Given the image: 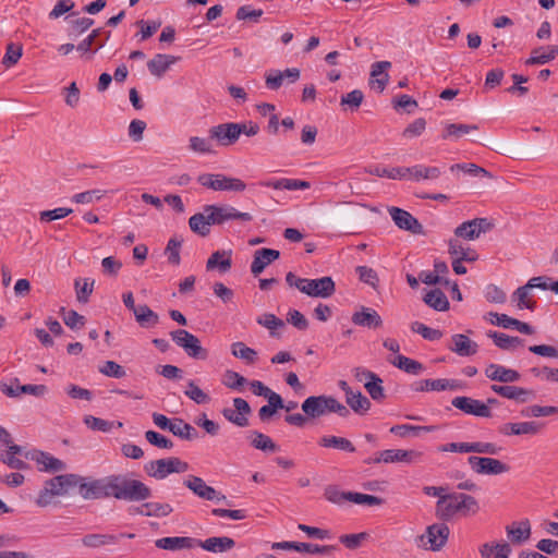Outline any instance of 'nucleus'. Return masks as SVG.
<instances>
[{"label": "nucleus", "mask_w": 558, "mask_h": 558, "mask_svg": "<svg viewBox=\"0 0 558 558\" xmlns=\"http://www.w3.org/2000/svg\"><path fill=\"white\" fill-rule=\"evenodd\" d=\"M78 495L85 500L116 498L130 502L144 501L151 497V489L142 481L124 474H113L101 478L77 474Z\"/></svg>", "instance_id": "f257e3e1"}, {"label": "nucleus", "mask_w": 558, "mask_h": 558, "mask_svg": "<svg viewBox=\"0 0 558 558\" xmlns=\"http://www.w3.org/2000/svg\"><path fill=\"white\" fill-rule=\"evenodd\" d=\"M230 220L251 222L253 216L231 205H205L203 213L190 217L189 226L194 233L207 236L210 233V226H221Z\"/></svg>", "instance_id": "f03ea898"}, {"label": "nucleus", "mask_w": 558, "mask_h": 558, "mask_svg": "<svg viewBox=\"0 0 558 558\" xmlns=\"http://www.w3.org/2000/svg\"><path fill=\"white\" fill-rule=\"evenodd\" d=\"M480 511L478 501L464 493H452L440 496L436 502V515L442 521H449L454 515H474Z\"/></svg>", "instance_id": "7ed1b4c3"}, {"label": "nucleus", "mask_w": 558, "mask_h": 558, "mask_svg": "<svg viewBox=\"0 0 558 558\" xmlns=\"http://www.w3.org/2000/svg\"><path fill=\"white\" fill-rule=\"evenodd\" d=\"M302 411L310 418H317L329 413H337L341 417H347L350 414L349 409L340 403L332 396H311L306 398L302 405Z\"/></svg>", "instance_id": "20e7f679"}, {"label": "nucleus", "mask_w": 558, "mask_h": 558, "mask_svg": "<svg viewBox=\"0 0 558 558\" xmlns=\"http://www.w3.org/2000/svg\"><path fill=\"white\" fill-rule=\"evenodd\" d=\"M75 480H77V474L74 473L61 474L47 480L38 494L36 505L44 508L51 504L53 497L68 495L70 489L76 487Z\"/></svg>", "instance_id": "39448f33"}, {"label": "nucleus", "mask_w": 558, "mask_h": 558, "mask_svg": "<svg viewBox=\"0 0 558 558\" xmlns=\"http://www.w3.org/2000/svg\"><path fill=\"white\" fill-rule=\"evenodd\" d=\"M189 463L178 457L151 460L144 464L146 474L155 480H163L172 473H184Z\"/></svg>", "instance_id": "423d86ee"}, {"label": "nucleus", "mask_w": 558, "mask_h": 558, "mask_svg": "<svg viewBox=\"0 0 558 558\" xmlns=\"http://www.w3.org/2000/svg\"><path fill=\"white\" fill-rule=\"evenodd\" d=\"M197 182L214 191L243 192L246 184L239 178L227 177L222 173H202Z\"/></svg>", "instance_id": "0eeeda50"}, {"label": "nucleus", "mask_w": 558, "mask_h": 558, "mask_svg": "<svg viewBox=\"0 0 558 558\" xmlns=\"http://www.w3.org/2000/svg\"><path fill=\"white\" fill-rule=\"evenodd\" d=\"M172 341L192 359L206 360L208 351L201 345L199 339L185 329H177L170 332Z\"/></svg>", "instance_id": "6e6552de"}, {"label": "nucleus", "mask_w": 558, "mask_h": 558, "mask_svg": "<svg viewBox=\"0 0 558 558\" xmlns=\"http://www.w3.org/2000/svg\"><path fill=\"white\" fill-rule=\"evenodd\" d=\"M184 486L193 492L198 498L209 501L225 502L230 505V501L227 499L226 495L216 490L213 486L206 484V482L196 475H189L184 482Z\"/></svg>", "instance_id": "1a4fd4ad"}, {"label": "nucleus", "mask_w": 558, "mask_h": 558, "mask_svg": "<svg viewBox=\"0 0 558 558\" xmlns=\"http://www.w3.org/2000/svg\"><path fill=\"white\" fill-rule=\"evenodd\" d=\"M468 463L474 473L482 475H499L510 470L505 462L488 457L470 456Z\"/></svg>", "instance_id": "9d476101"}, {"label": "nucleus", "mask_w": 558, "mask_h": 558, "mask_svg": "<svg viewBox=\"0 0 558 558\" xmlns=\"http://www.w3.org/2000/svg\"><path fill=\"white\" fill-rule=\"evenodd\" d=\"M494 228V223L487 218H474L459 225L454 229L456 238L464 240H476L482 233H486Z\"/></svg>", "instance_id": "9b49d317"}, {"label": "nucleus", "mask_w": 558, "mask_h": 558, "mask_svg": "<svg viewBox=\"0 0 558 558\" xmlns=\"http://www.w3.org/2000/svg\"><path fill=\"white\" fill-rule=\"evenodd\" d=\"M300 283H304V286H302V293L311 298L328 299L333 295L336 291L335 281L329 276H325L318 279L305 278V281H300Z\"/></svg>", "instance_id": "f8f14e48"}, {"label": "nucleus", "mask_w": 558, "mask_h": 558, "mask_svg": "<svg viewBox=\"0 0 558 558\" xmlns=\"http://www.w3.org/2000/svg\"><path fill=\"white\" fill-rule=\"evenodd\" d=\"M241 126L236 122L221 123L211 126L208 131L209 138L215 140L220 146H231L240 137Z\"/></svg>", "instance_id": "ddd939ff"}, {"label": "nucleus", "mask_w": 558, "mask_h": 558, "mask_svg": "<svg viewBox=\"0 0 558 558\" xmlns=\"http://www.w3.org/2000/svg\"><path fill=\"white\" fill-rule=\"evenodd\" d=\"M252 409L248 402L242 398L233 399V408H225L221 411L223 417L234 424L238 427H246L248 426V415L251 414Z\"/></svg>", "instance_id": "4468645a"}, {"label": "nucleus", "mask_w": 558, "mask_h": 558, "mask_svg": "<svg viewBox=\"0 0 558 558\" xmlns=\"http://www.w3.org/2000/svg\"><path fill=\"white\" fill-rule=\"evenodd\" d=\"M451 404L465 414L477 417H492L493 413L485 402L471 397L459 396L452 399Z\"/></svg>", "instance_id": "2eb2a0df"}, {"label": "nucleus", "mask_w": 558, "mask_h": 558, "mask_svg": "<svg viewBox=\"0 0 558 558\" xmlns=\"http://www.w3.org/2000/svg\"><path fill=\"white\" fill-rule=\"evenodd\" d=\"M388 211L399 229L409 231L413 234H424L422 223L409 211L399 207H390Z\"/></svg>", "instance_id": "dca6fc26"}, {"label": "nucleus", "mask_w": 558, "mask_h": 558, "mask_svg": "<svg viewBox=\"0 0 558 558\" xmlns=\"http://www.w3.org/2000/svg\"><path fill=\"white\" fill-rule=\"evenodd\" d=\"M124 535V533H88L81 538V543L88 549H100L117 545Z\"/></svg>", "instance_id": "f3484780"}, {"label": "nucleus", "mask_w": 558, "mask_h": 558, "mask_svg": "<svg viewBox=\"0 0 558 558\" xmlns=\"http://www.w3.org/2000/svg\"><path fill=\"white\" fill-rule=\"evenodd\" d=\"M543 424L535 421L520 422V423H505L499 426L498 430L505 436H522V435H537Z\"/></svg>", "instance_id": "a211bd4d"}, {"label": "nucleus", "mask_w": 558, "mask_h": 558, "mask_svg": "<svg viewBox=\"0 0 558 558\" xmlns=\"http://www.w3.org/2000/svg\"><path fill=\"white\" fill-rule=\"evenodd\" d=\"M449 527L445 523H435L427 527L426 534L422 535L421 538L427 539L429 544V549L436 551L440 550L448 541L449 537Z\"/></svg>", "instance_id": "6ab92c4d"}, {"label": "nucleus", "mask_w": 558, "mask_h": 558, "mask_svg": "<svg viewBox=\"0 0 558 558\" xmlns=\"http://www.w3.org/2000/svg\"><path fill=\"white\" fill-rule=\"evenodd\" d=\"M280 257V252L274 248H259L254 252L253 262L251 264V272L256 277L264 269Z\"/></svg>", "instance_id": "aec40b11"}, {"label": "nucleus", "mask_w": 558, "mask_h": 558, "mask_svg": "<svg viewBox=\"0 0 558 558\" xmlns=\"http://www.w3.org/2000/svg\"><path fill=\"white\" fill-rule=\"evenodd\" d=\"M301 72L298 68L286 69L284 71L275 70L266 75V86L271 90H277L281 87L284 80L289 83H294L300 78Z\"/></svg>", "instance_id": "412c9836"}, {"label": "nucleus", "mask_w": 558, "mask_h": 558, "mask_svg": "<svg viewBox=\"0 0 558 558\" xmlns=\"http://www.w3.org/2000/svg\"><path fill=\"white\" fill-rule=\"evenodd\" d=\"M485 375L487 378L494 381H500L505 384L519 381L521 375L518 371L512 368H507L504 365L499 364H489L485 368Z\"/></svg>", "instance_id": "4be33fe9"}, {"label": "nucleus", "mask_w": 558, "mask_h": 558, "mask_svg": "<svg viewBox=\"0 0 558 558\" xmlns=\"http://www.w3.org/2000/svg\"><path fill=\"white\" fill-rule=\"evenodd\" d=\"M196 546L206 551L218 554L231 550L235 546V542L229 536H213L204 541L197 538Z\"/></svg>", "instance_id": "5701e85b"}, {"label": "nucleus", "mask_w": 558, "mask_h": 558, "mask_svg": "<svg viewBox=\"0 0 558 558\" xmlns=\"http://www.w3.org/2000/svg\"><path fill=\"white\" fill-rule=\"evenodd\" d=\"M351 320L354 325L367 328H379L383 326L380 315L371 307L361 306V310L353 313Z\"/></svg>", "instance_id": "b1692460"}, {"label": "nucleus", "mask_w": 558, "mask_h": 558, "mask_svg": "<svg viewBox=\"0 0 558 558\" xmlns=\"http://www.w3.org/2000/svg\"><path fill=\"white\" fill-rule=\"evenodd\" d=\"M490 389L502 398L518 402H526L534 395L532 390L510 385H492Z\"/></svg>", "instance_id": "393cba45"}, {"label": "nucleus", "mask_w": 558, "mask_h": 558, "mask_svg": "<svg viewBox=\"0 0 558 558\" xmlns=\"http://www.w3.org/2000/svg\"><path fill=\"white\" fill-rule=\"evenodd\" d=\"M197 538L190 536H168L156 541L155 545L158 548L166 550H180L191 549L196 547Z\"/></svg>", "instance_id": "a878e982"}, {"label": "nucleus", "mask_w": 558, "mask_h": 558, "mask_svg": "<svg viewBox=\"0 0 558 558\" xmlns=\"http://www.w3.org/2000/svg\"><path fill=\"white\" fill-rule=\"evenodd\" d=\"M385 458L384 463H416L423 458V453L417 450H403V449H386L384 450Z\"/></svg>", "instance_id": "bb28decb"}, {"label": "nucleus", "mask_w": 558, "mask_h": 558, "mask_svg": "<svg viewBox=\"0 0 558 558\" xmlns=\"http://www.w3.org/2000/svg\"><path fill=\"white\" fill-rule=\"evenodd\" d=\"M232 267V251L221 250L214 252L206 262L208 271L217 269L220 274L228 272Z\"/></svg>", "instance_id": "cd10ccee"}, {"label": "nucleus", "mask_w": 558, "mask_h": 558, "mask_svg": "<svg viewBox=\"0 0 558 558\" xmlns=\"http://www.w3.org/2000/svg\"><path fill=\"white\" fill-rule=\"evenodd\" d=\"M180 59V57L171 54L157 53L151 60L147 62V68L151 75L161 77L169 70V68L177 63Z\"/></svg>", "instance_id": "c85d7f7f"}, {"label": "nucleus", "mask_w": 558, "mask_h": 558, "mask_svg": "<svg viewBox=\"0 0 558 558\" xmlns=\"http://www.w3.org/2000/svg\"><path fill=\"white\" fill-rule=\"evenodd\" d=\"M31 458L38 464L43 465V468L39 469L40 471L56 473L63 471L66 468V464L62 460L45 451L35 450L34 452H32Z\"/></svg>", "instance_id": "c756f323"}, {"label": "nucleus", "mask_w": 558, "mask_h": 558, "mask_svg": "<svg viewBox=\"0 0 558 558\" xmlns=\"http://www.w3.org/2000/svg\"><path fill=\"white\" fill-rule=\"evenodd\" d=\"M451 340L452 344L448 349L460 356H471L477 352V343L463 333L453 335Z\"/></svg>", "instance_id": "7c9ffc66"}, {"label": "nucleus", "mask_w": 558, "mask_h": 558, "mask_svg": "<svg viewBox=\"0 0 558 558\" xmlns=\"http://www.w3.org/2000/svg\"><path fill=\"white\" fill-rule=\"evenodd\" d=\"M173 511L170 504L147 501L135 508V513L144 517L162 518L168 517Z\"/></svg>", "instance_id": "2f4dec72"}, {"label": "nucleus", "mask_w": 558, "mask_h": 558, "mask_svg": "<svg viewBox=\"0 0 558 558\" xmlns=\"http://www.w3.org/2000/svg\"><path fill=\"white\" fill-rule=\"evenodd\" d=\"M558 56V46L537 47L532 50L531 57L526 59V65L545 64L555 60Z\"/></svg>", "instance_id": "473e14b6"}, {"label": "nucleus", "mask_w": 558, "mask_h": 558, "mask_svg": "<svg viewBox=\"0 0 558 558\" xmlns=\"http://www.w3.org/2000/svg\"><path fill=\"white\" fill-rule=\"evenodd\" d=\"M391 68L389 61H378L372 64L371 76L375 80H371V85L381 93L388 83L389 75L386 73Z\"/></svg>", "instance_id": "72a5a7b5"}, {"label": "nucleus", "mask_w": 558, "mask_h": 558, "mask_svg": "<svg viewBox=\"0 0 558 558\" xmlns=\"http://www.w3.org/2000/svg\"><path fill=\"white\" fill-rule=\"evenodd\" d=\"M259 184L262 186L271 187L275 190H288V191L306 190V189H310V186H311V183L308 181H303V180H298V179H288V178L262 181Z\"/></svg>", "instance_id": "f704fd0d"}, {"label": "nucleus", "mask_w": 558, "mask_h": 558, "mask_svg": "<svg viewBox=\"0 0 558 558\" xmlns=\"http://www.w3.org/2000/svg\"><path fill=\"white\" fill-rule=\"evenodd\" d=\"M68 19H69L68 36L72 39H76L83 33L88 31L94 25V22H95L90 17H78L77 13H71Z\"/></svg>", "instance_id": "c9c22d12"}, {"label": "nucleus", "mask_w": 558, "mask_h": 558, "mask_svg": "<svg viewBox=\"0 0 558 558\" xmlns=\"http://www.w3.org/2000/svg\"><path fill=\"white\" fill-rule=\"evenodd\" d=\"M408 178L414 181L421 180H436L440 177L441 170L438 167H427L424 165H415L413 167H407Z\"/></svg>", "instance_id": "e433bc0d"}, {"label": "nucleus", "mask_w": 558, "mask_h": 558, "mask_svg": "<svg viewBox=\"0 0 558 558\" xmlns=\"http://www.w3.org/2000/svg\"><path fill=\"white\" fill-rule=\"evenodd\" d=\"M388 361L393 366L411 375H418L425 369L421 362L401 354L396 355L393 359H389Z\"/></svg>", "instance_id": "4c0bfd02"}, {"label": "nucleus", "mask_w": 558, "mask_h": 558, "mask_svg": "<svg viewBox=\"0 0 558 558\" xmlns=\"http://www.w3.org/2000/svg\"><path fill=\"white\" fill-rule=\"evenodd\" d=\"M134 317L142 328H153L159 323V316L148 305H137Z\"/></svg>", "instance_id": "58836bf2"}, {"label": "nucleus", "mask_w": 558, "mask_h": 558, "mask_svg": "<svg viewBox=\"0 0 558 558\" xmlns=\"http://www.w3.org/2000/svg\"><path fill=\"white\" fill-rule=\"evenodd\" d=\"M364 376L369 380L365 383V389L375 401L385 399L386 395L383 387V379L371 371H364Z\"/></svg>", "instance_id": "ea45409f"}, {"label": "nucleus", "mask_w": 558, "mask_h": 558, "mask_svg": "<svg viewBox=\"0 0 558 558\" xmlns=\"http://www.w3.org/2000/svg\"><path fill=\"white\" fill-rule=\"evenodd\" d=\"M423 301L429 307L438 312H446L449 310L450 306L446 294L440 289L437 288L428 291L424 295Z\"/></svg>", "instance_id": "a19ab883"}, {"label": "nucleus", "mask_w": 558, "mask_h": 558, "mask_svg": "<svg viewBox=\"0 0 558 558\" xmlns=\"http://www.w3.org/2000/svg\"><path fill=\"white\" fill-rule=\"evenodd\" d=\"M476 130H478V126L476 124L448 123L445 125L441 138H452L454 141H458L462 136L469 134L471 131Z\"/></svg>", "instance_id": "79ce46f5"}, {"label": "nucleus", "mask_w": 558, "mask_h": 558, "mask_svg": "<svg viewBox=\"0 0 558 558\" xmlns=\"http://www.w3.org/2000/svg\"><path fill=\"white\" fill-rule=\"evenodd\" d=\"M247 438L251 439V446L255 449L269 452H276L279 449L277 444H275L269 436L260 432L251 430L247 435Z\"/></svg>", "instance_id": "37998d69"}, {"label": "nucleus", "mask_w": 558, "mask_h": 558, "mask_svg": "<svg viewBox=\"0 0 558 558\" xmlns=\"http://www.w3.org/2000/svg\"><path fill=\"white\" fill-rule=\"evenodd\" d=\"M515 524L517 523H513L512 525H508L506 527L507 535L513 543L522 544L530 538L531 524L529 520H523L519 522L517 526H514Z\"/></svg>", "instance_id": "c03bdc74"}, {"label": "nucleus", "mask_w": 558, "mask_h": 558, "mask_svg": "<svg viewBox=\"0 0 558 558\" xmlns=\"http://www.w3.org/2000/svg\"><path fill=\"white\" fill-rule=\"evenodd\" d=\"M487 336L493 339L494 343L502 350H513L518 345L523 344V339L519 337L508 336L504 332L489 330Z\"/></svg>", "instance_id": "a18cd8bd"}, {"label": "nucleus", "mask_w": 558, "mask_h": 558, "mask_svg": "<svg viewBox=\"0 0 558 558\" xmlns=\"http://www.w3.org/2000/svg\"><path fill=\"white\" fill-rule=\"evenodd\" d=\"M318 445L324 448H335L347 452H355V447L351 440L339 436H323Z\"/></svg>", "instance_id": "49530a36"}, {"label": "nucleus", "mask_w": 558, "mask_h": 558, "mask_svg": "<svg viewBox=\"0 0 558 558\" xmlns=\"http://www.w3.org/2000/svg\"><path fill=\"white\" fill-rule=\"evenodd\" d=\"M174 436L184 440H194L198 437L197 430L181 417H174L173 426L171 432Z\"/></svg>", "instance_id": "de8ad7c7"}, {"label": "nucleus", "mask_w": 558, "mask_h": 558, "mask_svg": "<svg viewBox=\"0 0 558 558\" xmlns=\"http://www.w3.org/2000/svg\"><path fill=\"white\" fill-rule=\"evenodd\" d=\"M407 167H395L386 168L381 166H375L369 169V173L379 178H388L392 180H402L408 178Z\"/></svg>", "instance_id": "09e8293b"}, {"label": "nucleus", "mask_w": 558, "mask_h": 558, "mask_svg": "<svg viewBox=\"0 0 558 558\" xmlns=\"http://www.w3.org/2000/svg\"><path fill=\"white\" fill-rule=\"evenodd\" d=\"M437 429V426L435 425H428V426H418V425H409V424H402V425H395L390 428V433L400 436V437H407L408 435L412 434L413 436H418L422 432L430 433Z\"/></svg>", "instance_id": "8fccbe9b"}, {"label": "nucleus", "mask_w": 558, "mask_h": 558, "mask_svg": "<svg viewBox=\"0 0 558 558\" xmlns=\"http://www.w3.org/2000/svg\"><path fill=\"white\" fill-rule=\"evenodd\" d=\"M347 404L357 414H365L371 408V401L361 391L352 392L345 398Z\"/></svg>", "instance_id": "3c124183"}, {"label": "nucleus", "mask_w": 558, "mask_h": 558, "mask_svg": "<svg viewBox=\"0 0 558 558\" xmlns=\"http://www.w3.org/2000/svg\"><path fill=\"white\" fill-rule=\"evenodd\" d=\"M231 353L233 356L243 360L246 364H254L257 360V352L240 341L231 344Z\"/></svg>", "instance_id": "603ef678"}, {"label": "nucleus", "mask_w": 558, "mask_h": 558, "mask_svg": "<svg viewBox=\"0 0 558 558\" xmlns=\"http://www.w3.org/2000/svg\"><path fill=\"white\" fill-rule=\"evenodd\" d=\"M347 501L356 504V505H366L369 507L380 506L385 502V500L380 497L355 493V492H347Z\"/></svg>", "instance_id": "864d4df0"}, {"label": "nucleus", "mask_w": 558, "mask_h": 558, "mask_svg": "<svg viewBox=\"0 0 558 558\" xmlns=\"http://www.w3.org/2000/svg\"><path fill=\"white\" fill-rule=\"evenodd\" d=\"M363 99V92L360 89H354L341 96L340 105L343 108V110L350 109L351 111H356L362 105Z\"/></svg>", "instance_id": "5fc2aeb1"}, {"label": "nucleus", "mask_w": 558, "mask_h": 558, "mask_svg": "<svg viewBox=\"0 0 558 558\" xmlns=\"http://www.w3.org/2000/svg\"><path fill=\"white\" fill-rule=\"evenodd\" d=\"M183 240H179L178 238H171L166 246L165 254L167 255L168 262L171 265L178 266L181 263L180 250L182 246Z\"/></svg>", "instance_id": "6e6d98bb"}, {"label": "nucleus", "mask_w": 558, "mask_h": 558, "mask_svg": "<svg viewBox=\"0 0 558 558\" xmlns=\"http://www.w3.org/2000/svg\"><path fill=\"white\" fill-rule=\"evenodd\" d=\"M411 330L421 335L424 339L429 341L439 340L442 337V331L426 326L423 323L414 322L411 324Z\"/></svg>", "instance_id": "4d7b16f0"}, {"label": "nucleus", "mask_w": 558, "mask_h": 558, "mask_svg": "<svg viewBox=\"0 0 558 558\" xmlns=\"http://www.w3.org/2000/svg\"><path fill=\"white\" fill-rule=\"evenodd\" d=\"M222 384L232 390H241L247 384V379L238 372L227 369L223 374Z\"/></svg>", "instance_id": "13d9d810"}, {"label": "nucleus", "mask_w": 558, "mask_h": 558, "mask_svg": "<svg viewBox=\"0 0 558 558\" xmlns=\"http://www.w3.org/2000/svg\"><path fill=\"white\" fill-rule=\"evenodd\" d=\"M161 21H144L138 20L136 22V25L141 28L140 32L136 34L137 37H140V40H146L149 37H151L161 26Z\"/></svg>", "instance_id": "bf43d9fd"}, {"label": "nucleus", "mask_w": 558, "mask_h": 558, "mask_svg": "<svg viewBox=\"0 0 558 558\" xmlns=\"http://www.w3.org/2000/svg\"><path fill=\"white\" fill-rule=\"evenodd\" d=\"M184 395L197 404H205L210 401V397L204 392L193 380L187 383Z\"/></svg>", "instance_id": "052dcab7"}, {"label": "nucleus", "mask_w": 558, "mask_h": 558, "mask_svg": "<svg viewBox=\"0 0 558 558\" xmlns=\"http://www.w3.org/2000/svg\"><path fill=\"white\" fill-rule=\"evenodd\" d=\"M557 413L558 408L551 405H531L521 411V414L526 417L549 416Z\"/></svg>", "instance_id": "680f3d73"}, {"label": "nucleus", "mask_w": 558, "mask_h": 558, "mask_svg": "<svg viewBox=\"0 0 558 558\" xmlns=\"http://www.w3.org/2000/svg\"><path fill=\"white\" fill-rule=\"evenodd\" d=\"M262 9H253L251 5H242L236 10L235 17L239 21H251L257 23L263 15Z\"/></svg>", "instance_id": "e2e57ef3"}, {"label": "nucleus", "mask_w": 558, "mask_h": 558, "mask_svg": "<svg viewBox=\"0 0 558 558\" xmlns=\"http://www.w3.org/2000/svg\"><path fill=\"white\" fill-rule=\"evenodd\" d=\"M145 438L150 445L157 448L172 449L174 446L171 439L155 430H147L145 433Z\"/></svg>", "instance_id": "0e129e2a"}, {"label": "nucleus", "mask_w": 558, "mask_h": 558, "mask_svg": "<svg viewBox=\"0 0 558 558\" xmlns=\"http://www.w3.org/2000/svg\"><path fill=\"white\" fill-rule=\"evenodd\" d=\"M83 421H84V424L92 430H98V432H104V433L111 430V428L113 426V422H110V421H107V420H104L100 417H96L93 415H85Z\"/></svg>", "instance_id": "69168bd1"}, {"label": "nucleus", "mask_w": 558, "mask_h": 558, "mask_svg": "<svg viewBox=\"0 0 558 558\" xmlns=\"http://www.w3.org/2000/svg\"><path fill=\"white\" fill-rule=\"evenodd\" d=\"M355 271L359 275V279L362 282L369 284L373 288H377L379 283V278L377 272L373 268L367 266H357L355 268Z\"/></svg>", "instance_id": "338daca9"}, {"label": "nucleus", "mask_w": 558, "mask_h": 558, "mask_svg": "<svg viewBox=\"0 0 558 558\" xmlns=\"http://www.w3.org/2000/svg\"><path fill=\"white\" fill-rule=\"evenodd\" d=\"M22 46L10 43L7 46L5 54L2 59V64L10 68L19 62L22 57Z\"/></svg>", "instance_id": "774afa93"}]
</instances>
